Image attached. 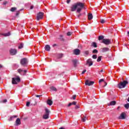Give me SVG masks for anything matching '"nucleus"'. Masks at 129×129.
Here are the masks:
<instances>
[{"label":"nucleus","instance_id":"c9c22d12","mask_svg":"<svg viewBox=\"0 0 129 129\" xmlns=\"http://www.w3.org/2000/svg\"><path fill=\"white\" fill-rule=\"evenodd\" d=\"M92 53L93 54H95V53H98V50H97V49H94L92 51Z\"/></svg>","mask_w":129,"mask_h":129},{"label":"nucleus","instance_id":"4d7b16f0","mask_svg":"<svg viewBox=\"0 0 129 129\" xmlns=\"http://www.w3.org/2000/svg\"><path fill=\"white\" fill-rule=\"evenodd\" d=\"M52 46H53V47H56V46H57V44H54Z\"/></svg>","mask_w":129,"mask_h":129},{"label":"nucleus","instance_id":"39448f33","mask_svg":"<svg viewBox=\"0 0 129 129\" xmlns=\"http://www.w3.org/2000/svg\"><path fill=\"white\" fill-rule=\"evenodd\" d=\"M20 63L22 66H26L28 64V59L26 58H22Z\"/></svg>","mask_w":129,"mask_h":129},{"label":"nucleus","instance_id":"de8ad7c7","mask_svg":"<svg viewBox=\"0 0 129 129\" xmlns=\"http://www.w3.org/2000/svg\"><path fill=\"white\" fill-rule=\"evenodd\" d=\"M7 101H8V100H7V99L3 100V103H6V102H7Z\"/></svg>","mask_w":129,"mask_h":129},{"label":"nucleus","instance_id":"4468645a","mask_svg":"<svg viewBox=\"0 0 129 129\" xmlns=\"http://www.w3.org/2000/svg\"><path fill=\"white\" fill-rule=\"evenodd\" d=\"M20 124H21V119L20 118H18L16 121V125L18 126V125H20Z\"/></svg>","mask_w":129,"mask_h":129},{"label":"nucleus","instance_id":"e2e57ef3","mask_svg":"<svg viewBox=\"0 0 129 129\" xmlns=\"http://www.w3.org/2000/svg\"><path fill=\"white\" fill-rule=\"evenodd\" d=\"M23 11V9H20V10H19V12H21V11Z\"/></svg>","mask_w":129,"mask_h":129},{"label":"nucleus","instance_id":"c03bdc74","mask_svg":"<svg viewBox=\"0 0 129 129\" xmlns=\"http://www.w3.org/2000/svg\"><path fill=\"white\" fill-rule=\"evenodd\" d=\"M81 16H82V14L80 13L79 15H78L77 17L79 18L80 17H81Z\"/></svg>","mask_w":129,"mask_h":129},{"label":"nucleus","instance_id":"c756f323","mask_svg":"<svg viewBox=\"0 0 129 129\" xmlns=\"http://www.w3.org/2000/svg\"><path fill=\"white\" fill-rule=\"evenodd\" d=\"M23 47H24V43H21L20 44V45L18 46V48L19 49H22V48H23Z\"/></svg>","mask_w":129,"mask_h":129},{"label":"nucleus","instance_id":"a211bd4d","mask_svg":"<svg viewBox=\"0 0 129 129\" xmlns=\"http://www.w3.org/2000/svg\"><path fill=\"white\" fill-rule=\"evenodd\" d=\"M1 35L4 36V37H9V36H11V32H9L7 33H3Z\"/></svg>","mask_w":129,"mask_h":129},{"label":"nucleus","instance_id":"a19ab883","mask_svg":"<svg viewBox=\"0 0 129 129\" xmlns=\"http://www.w3.org/2000/svg\"><path fill=\"white\" fill-rule=\"evenodd\" d=\"M73 98V99L75 100V99H76V95H73V98Z\"/></svg>","mask_w":129,"mask_h":129},{"label":"nucleus","instance_id":"5fc2aeb1","mask_svg":"<svg viewBox=\"0 0 129 129\" xmlns=\"http://www.w3.org/2000/svg\"><path fill=\"white\" fill-rule=\"evenodd\" d=\"M72 105V103H70L68 105V106H71Z\"/></svg>","mask_w":129,"mask_h":129},{"label":"nucleus","instance_id":"f704fd0d","mask_svg":"<svg viewBox=\"0 0 129 129\" xmlns=\"http://www.w3.org/2000/svg\"><path fill=\"white\" fill-rule=\"evenodd\" d=\"M86 119H87V118L85 116L84 118H82V120L83 121V122H85L86 121Z\"/></svg>","mask_w":129,"mask_h":129},{"label":"nucleus","instance_id":"412c9836","mask_svg":"<svg viewBox=\"0 0 129 129\" xmlns=\"http://www.w3.org/2000/svg\"><path fill=\"white\" fill-rule=\"evenodd\" d=\"M43 118L44 119H48V118H49V115H48L47 114H45L43 116Z\"/></svg>","mask_w":129,"mask_h":129},{"label":"nucleus","instance_id":"0e129e2a","mask_svg":"<svg viewBox=\"0 0 129 129\" xmlns=\"http://www.w3.org/2000/svg\"><path fill=\"white\" fill-rule=\"evenodd\" d=\"M15 66H17V67H19V66H18V64H15Z\"/></svg>","mask_w":129,"mask_h":129},{"label":"nucleus","instance_id":"a18cd8bd","mask_svg":"<svg viewBox=\"0 0 129 129\" xmlns=\"http://www.w3.org/2000/svg\"><path fill=\"white\" fill-rule=\"evenodd\" d=\"M7 4H8V2H7V1H5L3 3L4 6H6V5H7Z\"/></svg>","mask_w":129,"mask_h":129},{"label":"nucleus","instance_id":"9b49d317","mask_svg":"<svg viewBox=\"0 0 129 129\" xmlns=\"http://www.w3.org/2000/svg\"><path fill=\"white\" fill-rule=\"evenodd\" d=\"M11 55H16L17 53V49L11 48L10 50Z\"/></svg>","mask_w":129,"mask_h":129},{"label":"nucleus","instance_id":"f8f14e48","mask_svg":"<svg viewBox=\"0 0 129 129\" xmlns=\"http://www.w3.org/2000/svg\"><path fill=\"white\" fill-rule=\"evenodd\" d=\"M74 54L75 55H80V49H78V48H76L74 50Z\"/></svg>","mask_w":129,"mask_h":129},{"label":"nucleus","instance_id":"69168bd1","mask_svg":"<svg viewBox=\"0 0 129 129\" xmlns=\"http://www.w3.org/2000/svg\"><path fill=\"white\" fill-rule=\"evenodd\" d=\"M107 85V83H105V86H106Z\"/></svg>","mask_w":129,"mask_h":129},{"label":"nucleus","instance_id":"a878e982","mask_svg":"<svg viewBox=\"0 0 129 129\" xmlns=\"http://www.w3.org/2000/svg\"><path fill=\"white\" fill-rule=\"evenodd\" d=\"M84 55L85 56V57L88 56V55H89V51H85L84 52Z\"/></svg>","mask_w":129,"mask_h":129},{"label":"nucleus","instance_id":"1a4fd4ad","mask_svg":"<svg viewBox=\"0 0 129 129\" xmlns=\"http://www.w3.org/2000/svg\"><path fill=\"white\" fill-rule=\"evenodd\" d=\"M85 84L88 86H91V85H93V84H94V82L87 80L86 81Z\"/></svg>","mask_w":129,"mask_h":129},{"label":"nucleus","instance_id":"4be33fe9","mask_svg":"<svg viewBox=\"0 0 129 129\" xmlns=\"http://www.w3.org/2000/svg\"><path fill=\"white\" fill-rule=\"evenodd\" d=\"M88 18L89 20H92L93 19V16L92 14H90L88 15Z\"/></svg>","mask_w":129,"mask_h":129},{"label":"nucleus","instance_id":"603ef678","mask_svg":"<svg viewBox=\"0 0 129 129\" xmlns=\"http://www.w3.org/2000/svg\"><path fill=\"white\" fill-rule=\"evenodd\" d=\"M71 2V0H67V4H69Z\"/></svg>","mask_w":129,"mask_h":129},{"label":"nucleus","instance_id":"680f3d73","mask_svg":"<svg viewBox=\"0 0 129 129\" xmlns=\"http://www.w3.org/2000/svg\"><path fill=\"white\" fill-rule=\"evenodd\" d=\"M127 101L129 102V97L127 98Z\"/></svg>","mask_w":129,"mask_h":129},{"label":"nucleus","instance_id":"6e6552de","mask_svg":"<svg viewBox=\"0 0 129 129\" xmlns=\"http://www.w3.org/2000/svg\"><path fill=\"white\" fill-rule=\"evenodd\" d=\"M86 65H89V67L92 66L93 65V61H92V59L89 58L87 60V62L86 63Z\"/></svg>","mask_w":129,"mask_h":129},{"label":"nucleus","instance_id":"473e14b6","mask_svg":"<svg viewBox=\"0 0 129 129\" xmlns=\"http://www.w3.org/2000/svg\"><path fill=\"white\" fill-rule=\"evenodd\" d=\"M16 10H17V8L12 7V8H11L10 11H11V12H15V11H16Z\"/></svg>","mask_w":129,"mask_h":129},{"label":"nucleus","instance_id":"f257e3e1","mask_svg":"<svg viewBox=\"0 0 129 129\" xmlns=\"http://www.w3.org/2000/svg\"><path fill=\"white\" fill-rule=\"evenodd\" d=\"M82 9H84V4L79 2L73 5L71 7V12H75L77 10L76 13L78 14H80L82 11Z\"/></svg>","mask_w":129,"mask_h":129},{"label":"nucleus","instance_id":"0eeeda50","mask_svg":"<svg viewBox=\"0 0 129 129\" xmlns=\"http://www.w3.org/2000/svg\"><path fill=\"white\" fill-rule=\"evenodd\" d=\"M102 43L105 45H109V44H111V41H110V39H104L102 40Z\"/></svg>","mask_w":129,"mask_h":129},{"label":"nucleus","instance_id":"dca6fc26","mask_svg":"<svg viewBox=\"0 0 129 129\" xmlns=\"http://www.w3.org/2000/svg\"><path fill=\"white\" fill-rule=\"evenodd\" d=\"M77 63H78V60H77V59L73 60V63L74 67H76V66H77Z\"/></svg>","mask_w":129,"mask_h":129},{"label":"nucleus","instance_id":"7c9ffc66","mask_svg":"<svg viewBox=\"0 0 129 129\" xmlns=\"http://www.w3.org/2000/svg\"><path fill=\"white\" fill-rule=\"evenodd\" d=\"M50 89H51V90H52V91H57V89H56V88H55L54 87H50Z\"/></svg>","mask_w":129,"mask_h":129},{"label":"nucleus","instance_id":"393cba45","mask_svg":"<svg viewBox=\"0 0 129 129\" xmlns=\"http://www.w3.org/2000/svg\"><path fill=\"white\" fill-rule=\"evenodd\" d=\"M59 40H60V41H62L63 42H64V38H63V35H59Z\"/></svg>","mask_w":129,"mask_h":129},{"label":"nucleus","instance_id":"c85d7f7f","mask_svg":"<svg viewBox=\"0 0 129 129\" xmlns=\"http://www.w3.org/2000/svg\"><path fill=\"white\" fill-rule=\"evenodd\" d=\"M92 46H93V47H94V48H97V44L96 42H93L92 44Z\"/></svg>","mask_w":129,"mask_h":129},{"label":"nucleus","instance_id":"7ed1b4c3","mask_svg":"<svg viewBox=\"0 0 129 129\" xmlns=\"http://www.w3.org/2000/svg\"><path fill=\"white\" fill-rule=\"evenodd\" d=\"M21 81V79L19 77L12 78V84H18Z\"/></svg>","mask_w":129,"mask_h":129},{"label":"nucleus","instance_id":"13d9d810","mask_svg":"<svg viewBox=\"0 0 129 129\" xmlns=\"http://www.w3.org/2000/svg\"><path fill=\"white\" fill-rule=\"evenodd\" d=\"M59 129H65V128H64V127H61L60 128H59Z\"/></svg>","mask_w":129,"mask_h":129},{"label":"nucleus","instance_id":"09e8293b","mask_svg":"<svg viewBox=\"0 0 129 129\" xmlns=\"http://www.w3.org/2000/svg\"><path fill=\"white\" fill-rule=\"evenodd\" d=\"M19 15H20V13L19 12H17L16 14V17H18Z\"/></svg>","mask_w":129,"mask_h":129},{"label":"nucleus","instance_id":"ea45409f","mask_svg":"<svg viewBox=\"0 0 129 129\" xmlns=\"http://www.w3.org/2000/svg\"><path fill=\"white\" fill-rule=\"evenodd\" d=\"M76 103H77V102L74 101V102H72V105H76Z\"/></svg>","mask_w":129,"mask_h":129},{"label":"nucleus","instance_id":"bb28decb","mask_svg":"<svg viewBox=\"0 0 129 129\" xmlns=\"http://www.w3.org/2000/svg\"><path fill=\"white\" fill-rule=\"evenodd\" d=\"M63 57V54L62 53H59L57 55V58L58 59H61Z\"/></svg>","mask_w":129,"mask_h":129},{"label":"nucleus","instance_id":"052dcab7","mask_svg":"<svg viewBox=\"0 0 129 129\" xmlns=\"http://www.w3.org/2000/svg\"><path fill=\"white\" fill-rule=\"evenodd\" d=\"M100 72H101H101H103V70H101V71H100Z\"/></svg>","mask_w":129,"mask_h":129},{"label":"nucleus","instance_id":"8fccbe9b","mask_svg":"<svg viewBox=\"0 0 129 129\" xmlns=\"http://www.w3.org/2000/svg\"><path fill=\"white\" fill-rule=\"evenodd\" d=\"M35 96H36V97H41V96H42V95H36Z\"/></svg>","mask_w":129,"mask_h":129},{"label":"nucleus","instance_id":"2f4dec72","mask_svg":"<svg viewBox=\"0 0 129 129\" xmlns=\"http://www.w3.org/2000/svg\"><path fill=\"white\" fill-rule=\"evenodd\" d=\"M101 58H102V56H101L98 57V58L97 59V62H100V61H101Z\"/></svg>","mask_w":129,"mask_h":129},{"label":"nucleus","instance_id":"423d86ee","mask_svg":"<svg viewBox=\"0 0 129 129\" xmlns=\"http://www.w3.org/2000/svg\"><path fill=\"white\" fill-rule=\"evenodd\" d=\"M43 16H44V13L43 12H39L37 14V21H40V20H42L43 19Z\"/></svg>","mask_w":129,"mask_h":129},{"label":"nucleus","instance_id":"79ce46f5","mask_svg":"<svg viewBox=\"0 0 129 129\" xmlns=\"http://www.w3.org/2000/svg\"><path fill=\"white\" fill-rule=\"evenodd\" d=\"M26 106H27L28 107H29V106H30V102H27L26 103Z\"/></svg>","mask_w":129,"mask_h":129},{"label":"nucleus","instance_id":"aec40b11","mask_svg":"<svg viewBox=\"0 0 129 129\" xmlns=\"http://www.w3.org/2000/svg\"><path fill=\"white\" fill-rule=\"evenodd\" d=\"M17 117V115H13L10 117V118L8 119L9 121H12L14 118H16Z\"/></svg>","mask_w":129,"mask_h":129},{"label":"nucleus","instance_id":"37998d69","mask_svg":"<svg viewBox=\"0 0 129 129\" xmlns=\"http://www.w3.org/2000/svg\"><path fill=\"white\" fill-rule=\"evenodd\" d=\"M104 81V80L103 79H100L99 81V83H101V82H103Z\"/></svg>","mask_w":129,"mask_h":129},{"label":"nucleus","instance_id":"f3484780","mask_svg":"<svg viewBox=\"0 0 129 129\" xmlns=\"http://www.w3.org/2000/svg\"><path fill=\"white\" fill-rule=\"evenodd\" d=\"M108 51H109V48L107 47H104L102 49V52L103 53H104L105 52H108Z\"/></svg>","mask_w":129,"mask_h":129},{"label":"nucleus","instance_id":"6e6d98bb","mask_svg":"<svg viewBox=\"0 0 129 129\" xmlns=\"http://www.w3.org/2000/svg\"><path fill=\"white\" fill-rule=\"evenodd\" d=\"M120 109V106H118V107L117 108V110H119Z\"/></svg>","mask_w":129,"mask_h":129},{"label":"nucleus","instance_id":"58836bf2","mask_svg":"<svg viewBox=\"0 0 129 129\" xmlns=\"http://www.w3.org/2000/svg\"><path fill=\"white\" fill-rule=\"evenodd\" d=\"M104 23H105V20H104L103 19H101V24H104Z\"/></svg>","mask_w":129,"mask_h":129},{"label":"nucleus","instance_id":"864d4df0","mask_svg":"<svg viewBox=\"0 0 129 129\" xmlns=\"http://www.w3.org/2000/svg\"><path fill=\"white\" fill-rule=\"evenodd\" d=\"M80 107H79V106L76 105L75 108H76V109H78V108H80Z\"/></svg>","mask_w":129,"mask_h":129},{"label":"nucleus","instance_id":"20e7f679","mask_svg":"<svg viewBox=\"0 0 129 129\" xmlns=\"http://www.w3.org/2000/svg\"><path fill=\"white\" fill-rule=\"evenodd\" d=\"M21 81V79L19 77L12 78V84H18Z\"/></svg>","mask_w":129,"mask_h":129},{"label":"nucleus","instance_id":"3c124183","mask_svg":"<svg viewBox=\"0 0 129 129\" xmlns=\"http://www.w3.org/2000/svg\"><path fill=\"white\" fill-rule=\"evenodd\" d=\"M34 9V6H30V10H33Z\"/></svg>","mask_w":129,"mask_h":129},{"label":"nucleus","instance_id":"2eb2a0df","mask_svg":"<svg viewBox=\"0 0 129 129\" xmlns=\"http://www.w3.org/2000/svg\"><path fill=\"white\" fill-rule=\"evenodd\" d=\"M44 49L45 50V51H47L48 52H49V51H50V50H51V47H50V45H46Z\"/></svg>","mask_w":129,"mask_h":129},{"label":"nucleus","instance_id":"cd10ccee","mask_svg":"<svg viewBox=\"0 0 129 129\" xmlns=\"http://www.w3.org/2000/svg\"><path fill=\"white\" fill-rule=\"evenodd\" d=\"M45 114H48L49 115V113H50V111L47 108L45 109Z\"/></svg>","mask_w":129,"mask_h":129},{"label":"nucleus","instance_id":"49530a36","mask_svg":"<svg viewBox=\"0 0 129 129\" xmlns=\"http://www.w3.org/2000/svg\"><path fill=\"white\" fill-rule=\"evenodd\" d=\"M85 72H86V70H84L82 72V75L84 74V73H85Z\"/></svg>","mask_w":129,"mask_h":129},{"label":"nucleus","instance_id":"b1692460","mask_svg":"<svg viewBox=\"0 0 129 129\" xmlns=\"http://www.w3.org/2000/svg\"><path fill=\"white\" fill-rule=\"evenodd\" d=\"M99 41H101V40H104V36L103 35H101L98 37Z\"/></svg>","mask_w":129,"mask_h":129},{"label":"nucleus","instance_id":"9d476101","mask_svg":"<svg viewBox=\"0 0 129 129\" xmlns=\"http://www.w3.org/2000/svg\"><path fill=\"white\" fill-rule=\"evenodd\" d=\"M18 73H20V74H21L22 75H25L26 73H27V70H24L22 69H19L18 70Z\"/></svg>","mask_w":129,"mask_h":129},{"label":"nucleus","instance_id":"338daca9","mask_svg":"<svg viewBox=\"0 0 129 129\" xmlns=\"http://www.w3.org/2000/svg\"><path fill=\"white\" fill-rule=\"evenodd\" d=\"M2 65H0V68H2Z\"/></svg>","mask_w":129,"mask_h":129},{"label":"nucleus","instance_id":"f03ea898","mask_svg":"<svg viewBox=\"0 0 129 129\" xmlns=\"http://www.w3.org/2000/svg\"><path fill=\"white\" fill-rule=\"evenodd\" d=\"M126 84H128V82L127 81H123V82L118 83L117 84V87L119 89H121V88H124L125 86H126Z\"/></svg>","mask_w":129,"mask_h":129},{"label":"nucleus","instance_id":"bf43d9fd","mask_svg":"<svg viewBox=\"0 0 129 129\" xmlns=\"http://www.w3.org/2000/svg\"><path fill=\"white\" fill-rule=\"evenodd\" d=\"M127 35H128V36L129 37V31L127 32Z\"/></svg>","mask_w":129,"mask_h":129},{"label":"nucleus","instance_id":"72a5a7b5","mask_svg":"<svg viewBox=\"0 0 129 129\" xmlns=\"http://www.w3.org/2000/svg\"><path fill=\"white\" fill-rule=\"evenodd\" d=\"M125 108H126V109H128V108H129V103H127V104H125L124 105Z\"/></svg>","mask_w":129,"mask_h":129},{"label":"nucleus","instance_id":"e433bc0d","mask_svg":"<svg viewBox=\"0 0 129 129\" xmlns=\"http://www.w3.org/2000/svg\"><path fill=\"white\" fill-rule=\"evenodd\" d=\"M92 57L93 59H97V55H93Z\"/></svg>","mask_w":129,"mask_h":129},{"label":"nucleus","instance_id":"6ab92c4d","mask_svg":"<svg viewBox=\"0 0 129 129\" xmlns=\"http://www.w3.org/2000/svg\"><path fill=\"white\" fill-rule=\"evenodd\" d=\"M47 104H48V105L51 106V105H52V104H53V101L52 100H51L50 99H48L47 101Z\"/></svg>","mask_w":129,"mask_h":129},{"label":"nucleus","instance_id":"5701e85b","mask_svg":"<svg viewBox=\"0 0 129 129\" xmlns=\"http://www.w3.org/2000/svg\"><path fill=\"white\" fill-rule=\"evenodd\" d=\"M116 104V102H115V101H112L110 102L108 105H115Z\"/></svg>","mask_w":129,"mask_h":129},{"label":"nucleus","instance_id":"4c0bfd02","mask_svg":"<svg viewBox=\"0 0 129 129\" xmlns=\"http://www.w3.org/2000/svg\"><path fill=\"white\" fill-rule=\"evenodd\" d=\"M72 35V33L71 32H68L67 33V36H71Z\"/></svg>","mask_w":129,"mask_h":129},{"label":"nucleus","instance_id":"ddd939ff","mask_svg":"<svg viewBox=\"0 0 129 129\" xmlns=\"http://www.w3.org/2000/svg\"><path fill=\"white\" fill-rule=\"evenodd\" d=\"M119 119H125V114L122 113L119 117Z\"/></svg>","mask_w":129,"mask_h":129}]
</instances>
